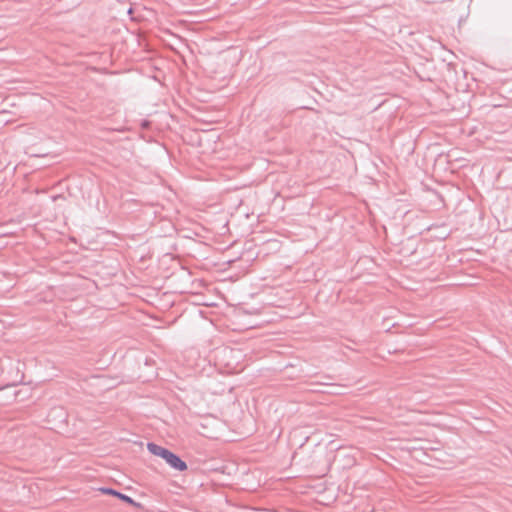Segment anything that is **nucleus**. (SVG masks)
I'll return each instance as SVG.
<instances>
[{"instance_id":"3","label":"nucleus","mask_w":512,"mask_h":512,"mask_svg":"<svg viewBox=\"0 0 512 512\" xmlns=\"http://www.w3.org/2000/svg\"><path fill=\"white\" fill-rule=\"evenodd\" d=\"M148 451L158 457H161L162 459L166 456V454L169 452V450L165 447H162L160 445H157L155 443H148L147 444Z\"/></svg>"},{"instance_id":"1","label":"nucleus","mask_w":512,"mask_h":512,"mask_svg":"<svg viewBox=\"0 0 512 512\" xmlns=\"http://www.w3.org/2000/svg\"><path fill=\"white\" fill-rule=\"evenodd\" d=\"M163 459L171 468L175 470L185 471L187 469L186 462H184L178 455L170 450Z\"/></svg>"},{"instance_id":"2","label":"nucleus","mask_w":512,"mask_h":512,"mask_svg":"<svg viewBox=\"0 0 512 512\" xmlns=\"http://www.w3.org/2000/svg\"><path fill=\"white\" fill-rule=\"evenodd\" d=\"M101 491L105 494L116 496L117 498L121 499L122 501L132 505L139 507L140 504L135 502L130 496L123 494L121 492H118L112 488H102Z\"/></svg>"}]
</instances>
